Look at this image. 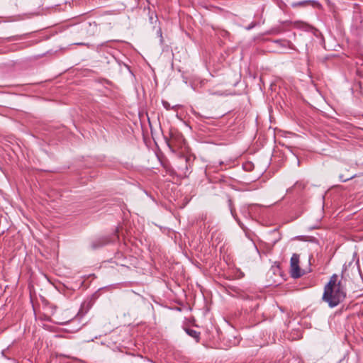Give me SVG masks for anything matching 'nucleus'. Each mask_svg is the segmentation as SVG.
<instances>
[{
    "instance_id": "nucleus-1",
    "label": "nucleus",
    "mask_w": 363,
    "mask_h": 363,
    "mask_svg": "<svg viewBox=\"0 0 363 363\" xmlns=\"http://www.w3.org/2000/svg\"><path fill=\"white\" fill-rule=\"evenodd\" d=\"M346 296V293L340 281L337 282V276L333 274L328 284L325 286L323 300L330 308L337 306Z\"/></svg>"
},
{
    "instance_id": "nucleus-9",
    "label": "nucleus",
    "mask_w": 363,
    "mask_h": 363,
    "mask_svg": "<svg viewBox=\"0 0 363 363\" xmlns=\"http://www.w3.org/2000/svg\"><path fill=\"white\" fill-rule=\"evenodd\" d=\"M275 43H281V40H275L274 41Z\"/></svg>"
},
{
    "instance_id": "nucleus-2",
    "label": "nucleus",
    "mask_w": 363,
    "mask_h": 363,
    "mask_svg": "<svg viewBox=\"0 0 363 363\" xmlns=\"http://www.w3.org/2000/svg\"><path fill=\"white\" fill-rule=\"evenodd\" d=\"M290 274L293 278H298L301 277L302 272L299 267V255L293 254L290 260Z\"/></svg>"
},
{
    "instance_id": "nucleus-6",
    "label": "nucleus",
    "mask_w": 363,
    "mask_h": 363,
    "mask_svg": "<svg viewBox=\"0 0 363 363\" xmlns=\"http://www.w3.org/2000/svg\"><path fill=\"white\" fill-rule=\"evenodd\" d=\"M309 1H298V2H296V3H293L292 4V6L293 7H296V6H305L306 5Z\"/></svg>"
},
{
    "instance_id": "nucleus-3",
    "label": "nucleus",
    "mask_w": 363,
    "mask_h": 363,
    "mask_svg": "<svg viewBox=\"0 0 363 363\" xmlns=\"http://www.w3.org/2000/svg\"><path fill=\"white\" fill-rule=\"evenodd\" d=\"M82 27L89 35H94L98 30V26L95 21L86 22L82 25Z\"/></svg>"
},
{
    "instance_id": "nucleus-5",
    "label": "nucleus",
    "mask_w": 363,
    "mask_h": 363,
    "mask_svg": "<svg viewBox=\"0 0 363 363\" xmlns=\"http://www.w3.org/2000/svg\"><path fill=\"white\" fill-rule=\"evenodd\" d=\"M354 188L356 190H360V189L363 186V180L362 179H356L354 182Z\"/></svg>"
},
{
    "instance_id": "nucleus-7",
    "label": "nucleus",
    "mask_w": 363,
    "mask_h": 363,
    "mask_svg": "<svg viewBox=\"0 0 363 363\" xmlns=\"http://www.w3.org/2000/svg\"><path fill=\"white\" fill-rule=\"evenodd\" d=\"M162 104L166 109H169V104H168V102L163 101Z\"/></svg>"
},
{
    "instance_id": "nucleus-8",
    "label": "nucleus",
    "mask_w": 363,
    "mask_h": 363,
    "mask_svg": "<svg viewBox=\"0 0 363 363\" xmlns=\"http://www.w3.org/2000/svg\"><path fill=\"white\" fill-rule=\"evenodd\" d=\"M353 177H351L350 178H344L342 175H340V179L342 182H346L350 179H352Z\"/></svg>"
},
{
    "instance_id": "nucleus-4",
    "label": "nucleus",
    "mask_w": 363,
    "mask_h": 363,
    "mask_svg": "<svg viewBox=\"0 0 363 363\" xmlns=\"http://www.w3.org/2000/svg\"><path fill=\"white\" fill-rule=\"evenodd\" d=\"M186 333L191 337H192L196 342L199 341L200 333L191 328L185 329Z\"/></svg>"
}]
</instances>
